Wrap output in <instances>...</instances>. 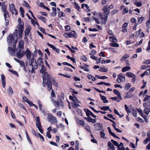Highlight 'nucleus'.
Masks as SVG:
<instances>
[{
	"label": "nucleus",
	"instance_id": "nucleus-22",
	"mask_svg": "<svg viewBox=\"0 0 150 150\" xmlns=\"http://www.w3.org/2000/svg\"><path fill=\"white\" fill-rule=\"evenodd\" d=\"M126 75L128 77L130 78H132L135 76V75L131 72H128L126 74Z\"/></svg>",
	"mask_w": 150,
	"mask_h": 150
},
{
	"label": "nucleus",
	"instance_id": "nucleus-62",
	"mask_svg": "<svg viewBox=\"0 0 150 150\" xmlns=\"http://www.w3.org/2000/svg\"><path fill=\"white\" fill-rule=\"evenodd\" d=\"M39 30L42 32L43 33L45 34H46V32H45V29L44 28L41 27H39Z\"/></svg>",
	"mask_w": 150,
	"mask_h": 150
},
{
	"label": "nucleus",
	"instance_id": "nucleus-32",
	"mask_svg": "<svg viewBox=\"0 0 150 150\" xmlns=\"http://www.w3.org/2000/svg\"><path fill=\"white\" fill-rule=\"evenodd\" d=\"M52 15L54 16H55L57 14V13H56L57 10L55 8V7H52Z\"/></svg>",
	"mask_w": 150,
	"mask_h": 150
},
{
	"label": "nucleus",
	"instance_id": "nucleus-44",
	"mask_svg": "<svg viewBox=\"0 0 150 150\" xmlns=\"http://www.w3.org/2000/svg\"><path fill=\"white\" fill-rule=\"evenodd\" d=\"M129 56L127 54L124 55L122 57L121 60H125Z\"/></svg>",
	"mask_w": 150,
	"mask_h": 150
},
{
	"label": "nucleus",
	"instance_id": "nucleus-3",
	"mask_svg": "<svg viewBox=\"0 0 150 150\" xmlns=\"http://www.w3.org/2000/svg\"><path fill=\"white\" fill-rule=\"evenodd\" d=\"M47 119L49 122H51V124H54L57 122L56 118L53 116L52 114L50 113L47 114Z\"/></svg>",
	"mask_w": 150,
	"mask_h": 150
},
{
	"label": "nucleus",
	"instance_id": "nucleus-35",
	"mask_svg": "<svg viewBox=\"0 0 150 150\" xmlns=\"http://www.w3.org/2000/svg\"><path fill=\"white\" fill-rule=\"evenodd\" d=\"M4 12V18L5 20H6V18L7 17H8L9 16V13L7 10L5 11H3Z\"/></svg>",
	"mask_w": 150,
	"mask_h": 150
},
{
	"label": "nucleus",
	"instance_id": "nucleus-13",
	"mask_svg": "<svg viewBox=\"0 0 150 150\" xmlns=\"http://www.w3.org/2000/svg\"><path fill=\"white\" fill-rule=\"evenodd\" d=\"M47 45L52 48L54 50L59 53L60 52V50L59 49L56 48L55 46H53L52 45L50 44L49 43H47Z\"/></svg>",
	"mask_w": 150,
	"mask_h": 150
},
{
	"label": "nucleus",
	"instance_id": "nucleus-8",
	"mask_svg": "<svg viewBox=\"0 0 150 150\" xmlns=\"http://www.w3.org/2000/svg\"><path fill=\"white\" fill-rule=\"evenodd\" d=\"M36 125L40 132L41 133H42L43 131L41 127L40 119L39 116L37 117H36Z\"/></svg>",
	"mask_w": 150,
	"mask_h": 150
},
{
	"label": "nucleus",
	"instance_id": "nucleus-25",
	"mask_svg": "<svg viewBox=\"0 0 150 150\" xmlns=\"http://www.w3.org/2000/svg\"><path fill=\"white\" fill-rule=\"evenodd\" d=\"M100 95L101 97V99L103 101L104 103H107L108 102V101L105 97L102 96L101 94H100Z\"/></svg>",
	"mask_w": 150,
	"mask_h": 150
},
{
	"label": "nucleus",
	"instance_id": "nucleus-19",
	"mask_svg": "<svg viewBox=\"0 0 150 150\" xmlns=\"http://www.w3.org/2000/svg\"><path fill=\"white\" fill-rule=\"evenodd\" d=\"M108 132L113 137L119 139V138L114 133L111 131L110 128V127H108Z\"/></svg>",
	"mask_w": 150,
	"mask_h": 150
},
{
	"label": "nucleus",
	"instance_id": "nucleus-24",
	"mask_svg": "<svg viewBox=\"0 0 150 150\" xmlns=\"http://www.w3.org/2000/svg\"><path fill=\"white\" fill-rule=\"evenodd\" d=\"M24 41L23 40L20 41L19 43L18 48L20 49H23L24 47Z\"/></svg>",
	"mask_w": 150,
	"mask_h": 150
},
{
	"label": "nucleus",
	"instance_id": "nucleus-53",
	"mask_svg": "<svg viewBox=\"0 0 150 150\" xmlns=\"http://www.w3.org/2000/svg\"><path fill=\"white\" fill-rule=\"evenodd\" d=\"M113 92L114 93H115L116 95H117V96L119 95L120 93V92L116 89H114L113 90Z\"/></svg>",
	"mask_w": 150,
	"mask_h": 150
},
{
	"label": "nucleus",
	"instance_id": "nucleus-60",
	"mask_svg": "<svg viewBox=\"0 0 150 150\" xmlns=\"http://www.w3.org/2000/svg\"><path fill=\"white\" fill-rule=\"evenodd\" d=\"M96 52V51L95 50H93L90 52V54L91 55H93L95 54Z\"/></svg>",
	"mask_w": 150,
	"mask_h": 150
},
{
	"label": "nucleus",
	"instance_id": "nucleus-46",
	"mask_svg": "<svg viewBox=\"0 0 150 150\" xmlns=\"http://www.w3.org/2000/svg\"><path fill=\"white\" fill-rule=\"evenodd\" d=\"M108 69H105V68H100L99 69V71L101 72H107Z\"/></svg>",
	"mask_w": 150,
	"mask_h": 150
},
{
	"label": "nucleus",
	"instance_id": "nucleus-39",
	"mask_svg": "<svg viewBox=\"0 0 150 150\" xmlns=\"http://www.w3.org/2000/svg\"><path fill=\"white\" fill-rule=\"evenodd\" d=\"M125 110L126 111H127V113L128 114H129V113L131 112V110H129V109L128 107L127 106V105L126 104H125Z\"/></svg>",
	"mask_w": 150,
	"mask_h": 150
},
{
	"label": "nucleus",
	"instance_id": "nucleus-7",
	"mask_svg": "<svg viewBox=\"0 0 150 150\" xmlns=\"http://www.w3.org/2000/svg\"><path fill=\"white\" fill-rule=\"evenodd\" d=\"M125 77L123 74L120 73L118 75L117 81L119 83L122 82H125Z\"/></svg>",
	"mask_w": 150,
	"mask_h": 150
},
{
	"label": "nucleus",
	"instance_id": "nucleus-43",
	"mask_svg": "<svg viewBox=\"0 0 150 150\" xmlns=\"http://www.w3.org/2000/svg\"><path fill=\"white\" fill-rule=\"evenodd\" d=\"M109 107L108 106H103L100 108V109L102 110H109Z\"/></svg>",
	"mask_w": 150,
	"mask_h": 150
},
{
	"label": "nucleus",
	"instance_id": "nucleus-1",
	"mask_svg": "<svg viewBox=\"0 0 150 150\" xmlns=\"http://www.w3.org/2000/svg\"><path fill=\"white\" fill-rule=\"evenodd\" d=\"M46 67L43 65L42 66L40 72L44 74L43 76V87H45L47 84V89L49 91H50L52 89V86L51 76L46 71Z\"/></svg>",
	"mask_w": 150,
	"mask_h": 150
},
{
	"label": "nucleus",
	"instance_id": "nucleus-6",
	"mask_svg": "<svg viewBox=\"0 0 150 150\" xmlns=\"http://www.w3.org/2000/svg\"><path fill=\"white\" fill-rule=\"evenodd\" d=\"M14 59L16 62L19 64L21 67H22L23 68L24 70L25 71V72H27L28 71L30 72V69L27 70L26 69L25 63L23 61H20L15 58H14Z\"/></svg>",
	"mask_w": 150,
	"mask_h": 150
},
{
	"label": "nucleus",
	"instance_id": "nucleus-40",
	"mask_svg": "<svg viewBox=\"0 0 150 150\" xmlns=\"http://www.w3.org/2000/svg\"><path fill=\"white\" fill-rule=\"evenodd\" d=\"M114 112L116 114L119 116L120 117H122L124 116L123 114H122V115L120 114L118 111L115 108L114 109Z\"/></svg>",
	"mask_w": 150,
	"mask_h": 150
},
{
	"label": "nucleus",
	"instance_id": "nucleus-45",
	"mask_svg": "<svg viewBox=\"0 0 150 150\" xmlns=\"http://www.w3.org/2000/svg\"><path fill=\"white\" fill-rule=\"evenodd\" d=\"M67 57L68 59H71L74 63H76L75 59L74 58H72L69 55L67 56Z\"/></svg>",
	"mask_w": 150,
	"mask_h": 150
},
{
	"label": "nucleus",
	"instance_id": "nucleus-34",
	"mask_svg": "<svg viewBox=\"0 0 150 150\" xmlns=\"http://www.w3.org/2000/svg\"><path fill=\"white\" fill-rule=\"evenodd\" d=\"M8 93L9 95H11L13 94V91L11 87H9L8 91Z\"/></svg>",
	"mask_w": 150,
	"mask_h": 150
},
{
	"label": "nucleus",
	"instance_id": "nucleus-48",
	"mask_svg": "<svg viewBox=\"0 0 150 150\" xmlns=\"http://www.w3.org/2000/svg\"><path fill=\"white\" fill-rule=\"evenodd\" d=\"M58 16L59 17H64L65 16V15L63 12L60 11L59 13Z\"/></svg>",
	"mask_w": 150,
	"mask_h": 150
},
{
	"label": "nucleus",
	"instance_id": "nucleus-17",
	"mask_svg": "<svg viewBox=\"0 0 150 150\" xmlns=\"http://www.w3.org/2000/svg\"><path fill=\"white\" fill-rule=\"evenodd\" d=\"M69 98L72 101V103H76L77 102L80 103L79 100L77 99V98L76 97H74L71 96H69Z\"/></svg>",
	"mask_w": 150,
	"mask_h": 150
},
{
	"label": "nucleus",
	"instance_id": "nucleus-36",
	"mask_svg": "<svg viewBox=\"0 0 150 150\" xmlns=\"http://www.w3.org/2000/svg\"><path fill=\"white\" fill-rule=\"evenodd\" d=\"M72 107L73 108H76L78 106H79V105L78 103H71Z\"/></svg>",
	"mask_w": 150,
	"mask_h": 150
},
{
	"label": "nucleus",
	"instance_id": "nucleus-41",
	"mask_svg": "<svg viewBox=\"0 0 150 150\" xmlns=\"http://www.w3.org/2000/svg\"><path fill=\"white\" fill-rule=\"evenodd\" d=\"M150 112V109L149 108H146L144 110V112L147 115H148Z\"/></svg>",
	"mask_w": 150,
	"mask_h": 150
},
{
	"label": "nucleus",
	"instance_id": "nucleus-31",
	"mask_svg": "<svg viewBox=\"0 0 150 150\" xmlns=\"http://www.w3.org/2000/svg\"><path fill=\"white\" fill-rule=\"evenodd\" d=\"M134 5L137 7H141L142 5V3L141 1H136L134 2Z\"/></svg>",
	"mask_w": 150,
	"mask_h": 150
},
{
	"label": "nucleus",
	"instance_id": "nucleus-61",
	"mask_svg": "<svg viewBox=\"0 0 150 150\" xmlns=\"http://www.w3.org/2000/svg\"><path fill=\"white\" fill-rule=\"evenodd\" d=\"M81 59L84 61H86L87 60V58L84 56H82L81 57Z\"/></svg>",
	"mask_w": 150,
	"mask_h": 150
},
{
	"label": "nucleus",
	"instance_id": "nucleus-5",
	"mask_svg": "<svg viewBox=\"0 0 150 150\" xmlns=\"http://www.w3.org/2000/svg\"><path fill=\"white\" fill-rule=\"evenodd\" d=\"M9 9L12 15L15 14V15H16L18 14V11L16 9L14 4H11L9 5Z\"/></svg>",
	"mask_w": 150,
	"mask_h": 150
},
{
	"label": "nucleus",
	"instance_id": "nucleus-37",
	"mask_svg": "<svg viewBox=\"0 0 150 150\" xmlns=\"http://www.w3.org/2000/svg\"><path fill=\"white\" fill-rule=\"evenodd\" d=\"M18 32V30L17 29H16L15 31V33H14V35L15 36V43H16L18 41L17 37V33Z\"/></svg>",
	"mask_w": 150,
	"mask_h": 150
},
{
	"label": "nucleus",
	"instance_id": "nucleus-47",
	"mask_svg": "<svg viewBox=\"0 0 150 150\" xmlns=\"http://www.w3.org/2000/svg\"><path fill=\"white\" fill-rule=\"evenodd\" d=\"M84 111L86 112V115L88 117H89L90 116V113L89 112V110L88 109H84Z\"/></svg>",
	"mask_w": 150,
	"mask_h": 150
},
{
	"label": "nucleus",
	"instance_id": "nucleus-57",
	"mask_svg": "<svg viewBox=\"0 0 150 150\" xmlns=\"http://www.w3.org/2000/svg\"><path fill=\"white\" fill-rule=\"evenodd\" d=\"M118 11V9H116L113 10L111 13V14L113 15L117 13Z\"/></svg>",
	"mask_w": 150,
	"mask_h": 150
},
{
	"label": "nucleus",
	"instance_id": "nucleus-49",
	"mask_svg": "<svg viewBox=\"0 0 150 150\" xmlns=\"http://www.w3.org/2000/svg\"><path fill=\"white\" fill-rule=\"evenodd\" d=\"M146 25L148 28H150V17H149V20L146 22Z\"/></svg>",
	"mask_w": 150,
	"mask_h": 150
},
{
	"label": "nucleus",
	"instance_id": "nucleus-55",
	"mask_svg": "<svg viewBox=\"0 0 150 150\" xmlns=\"http://www.w3.org/2000/svg\"><path fill=\"white\" fill-rule=\"evenodd\" d=\"M2 8L3 11L7 10L6 6L4 4H3L2 6Z\"/></svg>",
	"mask_w": 150,
	"mask_h": 150
},
{
	"label": "nucleus",
	"instance_id": "nucleus-50",
	"mask_svg": "<svg viewBox=\"0 0 150 150\" xmlns=\"http://www.w3.org/2000/svg\"><path fill=\"white\" fill-rule=\"evenodd\" d=\"M74 85L78 87H79V88H82V85L81 84H80L78 82L75 83H74Z\"/></svg>",
	"mask_w": 150,
	"mask_h": 150
},
{
	"label": "nucleus",
	"instance_id": "nucleus-30",
	"mask_svg": "<svg viewBox=\"0 0 150 150\" xmlns=\"http://www.w3.org/2000/svg\"><path fill=\"white\" fill-rule=\"evenodd\" d=\"M131 69V67L129 66H126L123 67L122 69V72H125Z\"/></svg>",
	"mask_w": 150,
	"mask_h": 150
},
{
	"label": "nucleus",
	"instance_id": "nucleus-14",
	"mask_svg": "<svg viewBox=\"0 0 150 150\" xmlns=\"http://www.w3.org/2000/svg\"><path fill=\"white\" fill-rule=\"evenodd\" d=\"M24 23H21L20 25H18V32H23L24 30Z\"/></svg>",
	"mask_w": 150,
	"mask_h": 150
},
{
	"label": "nucleus",
	"instance_id": "nucleus-10",
	"mask_svg": "<svg viewBox=\"0 0 150 150\" xmlns=\"http://www.w3.org/2000/svg\"><path fill=\"white\" fill-rule=\"evenodd\" d=\"M100 17L101 19V22L102 23V24H105L107 22V19L108 18V16L107 15H104V18L103 17L102 14L101 13H99Z\"/></svg>",
	"mask_w": 150,
	"mask_h": 150
},
{
	"label": "nucleus",
	"instance_id": "nucleus-21",
	"mask_svg": "<svg viewBox=\"0 0 150 150\" xmlns=\"http://www.w3.org/2000/svg\"><path fill=\"white\" fill-rule=\"evenodd\" d=\"M25 54V53L24 52H22L21 53V50L19 52H17L16 54V56L18 58H21Z\"/></svg>",
	"mask_w": 150,
	"mask_h": 150
},
{
	"label": "nucleus",
	"instance_id": "nucleus-12",
	"mask_svg": "<svg viewBox=\"0 0 150 150\" xmlns=\"http://www.w3.org/2000/svg\"><path fill=\"white\" fill-rule=\"evenodd\" d=\"M31 29V28L30 26H28L27 27L25 31V39L27 38V36L30 33V31Z\"/></svg>",
	"mask_w": 150,
	"mask_h": 150
},
{
	"label": "nucleus",
	"instance_id": "nucleus-27",
	"mask_svg": "<svg viewBox=\"0 0 150 150\" xmlns=\"http://www.w3.org/2000/svg\"><path fill=\"white\" fill-rule=\"evenodd\" d=\"M108 146L112 150H115V148L113 146V144L111 143V142H109L108 143Z\"/></svg>",
	"mask_w": 150,
	"mask_h": 150
},
{
	"label": "nucleus",
	"instance_id": "nucleus-54",
	"mask_svg": "<svg viewBox=\"0 0 150 150\" xmlns=\"http://www.w3.org/2000/svg\"><path fill=\"white\" fill-rule=\"evenodd\" d=\"M8 71L12 73L13 74H15L17 76H18V74H17V72L16 71H15L12 70L10 69H9L8 70Z\"/></svg>",
	"mask_w": 150,
	"mask_h": 150
},
{
	"label": "nucleus",
	"instance_id": "nucleus-11",
	"mask_svg": "<svg viewBox=\"0 0 150 150\" xmlns=\"http://www.w3.org/2000/svg\"><path fill=\"white\" fill-rule=\"evenodd\" d=\"M102 10L103 11V13L105 15H108L110 13L108 5H106L103 7Z\"/></svg>",
	"mask_w": 150,
	"mask_h": 150
},
{
	"label": "nucleus",
	"instance_id": "nucleus-29",
	"mask_svg": "<svg viewBox=\"0 0 150 150\" xmlns=\"http://www.w3.org/2000/svg\"><path fill=\"white\" fill-rule=\"evenodd\" d=\"M76 122L78 125H81L82 126H83L85 124L83 120H79V119H78L76 120Z\"/></svg>",
	"mask_w": 150,
	"mask_h": 150
},
{
	"label": "nucleus",
	"instance_id": "nucleus-16",
	"mask_svg": "<svg viewBox=\"0 0 150 150\" xmlns=\"http://www.w3.org/2000/svg\"><path fill=\"white\" fill-rule=\"evenodd\" d=\"M84 119L89 122H91L93 123H95L96 122V119H93L91 117H85Z\"/></svg>",
	"mask_w": 150,
	"mask_h": 150
},
{
	"label": "nucleus",
	"instance_id": "nucleus-33",
	"mask_svg": "<svg viewBox=\"0 0 150 150\" xmlns=\"http://www.w3.org/2000/svg\"><path fill=\"white\" fill-rule=\"evenodd\" d=\"M38 18L42 21H43L44 23H46V19L45 17H43L40 16H38Z\"/></svg>",
	"mask_w": 150,
	"mask_h": 150
},
{
	"label": "nucleus",
	"instance_id": "nucleus-18",
	"mask_svg": "<svg viewBox=\"0 0 150 150\" xmlns=\"http://www.w3.org/2000/svg\"><path fill=\"white\" fill-rule=\"evenodd\" d=\"M1 80L3 86L4 88L6 85L5 78V76L3 75H1Z\"/></svg>",
	"mask_w": 150,
	"mask_h": 150
},
{
	"label": "nucleus",
	"instance_id": "nucleus-51",
	"mask_svg": "<svg viewBox=\"0 0 150 150\" xmlns=\"http://www.w3.org/2000/svg\"><path fill=\"white\" fill-rule=\"evenodd\" d=\"M52 101L53 102L54 104L55 105V106H59V102L56 101H55L54 99H52Z\"/></svg>",
	"mask_w": 150,
	"mask_h": 150
},
{
	"label": "nucleus",
	"instance_id": "nucleus-58",
	"mask_svg": "<svg viewBox=\"0 0 150 150\" xmlns=\"http://www.w3.org/2000/svg\"><path fill=\"white\" fill-rule=\"evenodd\" d=\"M131 86V85L130 83H127L125 86V88L126 89H128Z\"/></svg>",
	"mask_w": 150,
	"mask_h": 150
},
{
	"label": "nucleus",
	"instance_id": "nucleus-26",
	"mask_svg": "<svg viewBox=\"0 0 150 150\" xmlns=\"http://www.w3.org/2000/svg\"><path fill=\"white\" fill-rule=\"evenodd\" d=\"M84 6H85L87 9L86 10L87 12H88L90 11V10L89 8V7L88 6L87 4H83L81 5L82 8H83Z\"/></svg>",
	"mask_w": 150,
	"mask_h": 150
},
{
	"label": "nucleus",
	"instance_id": "nucleus-28",
	"mask_svg": "<svg viewBox=\"0 0 150 150\" xmlns=\"http://www.w3.org/2000/svg\"><path fill=\"white\" fill-rule=\"evenodd\" d=\"M110 41L113 42H116L117 41L116 38L114 36H111L109 37Z\"/></svg>",
	"mask_w": 150,
	"mask_h": 150
},
{
	"label": "nucleus",
	"instance_id": "nucleus-42",
	"mask_svg": "<svg viewBox=\"0 0 150 150\" xmlns=\"http://www.w3.org/2000/svg\"><path fill=\"white\" fill-rule=\"evenodd\" d=\"M31 22L35 26V25H37L38 27L39 26V24L36 21H34L32 19L31 20Z\"/></svg>",
	"mask_w": 150,
	"mask_h": 150
},
{
	"label": "nucleus",
	"instance_id": "nucleus-64",
	"mask_svg": "<svg viewBox=\"0 0 150 150\" xmlns=\"http://www.w3.org/2000/svg\"><path fill=\"white\" fill-rule=\"evenodd\" d=\"M65 28L66 30L67 31H69L71 29L70 27L68 25L66 26H65Z\"/></svg>",
	"mask_w": 150,
	"mask_h": 150
},
{
	"label": "nucleus",
	"instance_id": "nucleus-59",
	"mask_svg": "<svg viewBox=\"0 0 150 150\" xmlns=\"http://www.w3.org/2000/svg\"><path fill=\"white\" fill-rule=\"evenodd\" d=\"M32 132L34 135L37 137H39V135H40L39 133H37L34 130H32Z\"/></svg>",
	"mask_w": 150,
	"mask_h": 150
},
{
	"label": "nucleus",
	"instance_id": "nucleus-4",
	"mask_svg": "<svg viewBox=\"0 0 150 150\" xmlns=\"http://www.w3.org/2000/svg\"><path fill=\"white\" fill-rule=\"evenodd\" d=\"M64 36L66 38L74 37L76 38H77V34L75 31H73L70 33H64Z\"/></svg>",
	"mask_w": 150,
	"mask_h": 150
},
{
	"label": "nucleus",
	"instance_id": "nucleus-52",
	"mask_svg": "<svg viewBox=\"0 0 150 150\" xmlns=\"http://www.w3.org/2000/svg\"><path fill=\"white\" fill-rule=\"evenodd\" d=\"M111 142L113 143V144L115 146H118V143L116 141H114L113 139L111 140Z\"/></svg>",
	"mask_w": 150,
	"mask_h": 150
},
{
	"label": "nucleus",
	"instance_id": "nucleus-2",
	"mask_svg": "<svg viewBox=\"0 0 150 150\" xmlns=\"http://www.w3.org/2000/svg\"><path fill=\"white\" fill-rule=\"evenodd\" d=\"M29 65L31 66L32 67L31 72L33 73L34 72V70L37 69L38 67V64L34 58H32L29 60Z\"/></svg>",
	"mask_w": 150,
	"mask_h": 150
},
{
	"label": "nucleus",
	"instance_id": "nucleus-9",
	"mask_svg": "<svg viewBox=\"0 0 150 150\" xmlns=\"http://www.w3.org/2000/svg\"><path fill=\"white\" fill-rule=\"evenodd\" d=\"M25 54L28 59L30 60L32 58H34L33 54L31 53L30 51L28 48L26 49Z\"/></svg>",
	"mask_w": 150,
	"mask_h": 150
},
{
	"label": "nucleus",
	"instance_id": "nucleus-20",
	"mask_svg": "<svg viewBox=\"0 0 150 150\" xmlns=\"http://www.w3.org/2000/svg\"><path fill=\"white\" fill-rule=\"evenodd\" d=\"M8 50L11 54L13 56L15 55V51L14 49L11 48L10 47H9L8 48Z\"/></svg>",
	"mask_w": 150,
	"mask_h": 150
},
{
	"label": "nucleus",
	"instance_id": "nucleus-56",
	"mask_svg": "<svg viewBox=\"0 0 150 150\" xmlns=\"http://www.w3.org/2000/svg\"><path fill=\"white\" fill-rule=\"evenodd\" d=\"M46 135L47 137L48 138L50 139L51 137V135L50 134V133L49 131H48L46 134Z\"/></svg>",
	"mask_w": 150,
	"mask_h": 150
},
{
	"label": "nucleus",
	"instance_id": "nucleus-38",
	"mask_svg": "<svg viewBox=\"0 0 150 150\" xmlns=\"http://www.w3.org/2000/svg\"><path fill=\"white\" fill-rule=\"evenodd\" d=\"M110 46L115 47H118L119 46V45L117 43H110Z\"/></svg>",
	"mask_w": 150,
	"mask_h": 150
},
{
	"label": "nucleus",
	"instance_id": "nucleus-15",
	"mask_svg": "<svg viewBox=\"0 0 150 150\" xmlns=\"http://www.w3.org/2000/svg\"><path fill=\"white\" fill-rule=\"evenodd\" d=\"M103 125L101 123L96 124L94 125V127L96 130H100L102 128Z\"/></svg>",
	"mask_w": 150,
	"mask_h": 150
},
{
	"label": "nucleus",
	"instance_id": "nucleus-23",
	"mask_svg": "<svg viewBox=\"0 0 150 150\" xmlns=\"http://www.w3.org/2000/svg\"><path fill=\"white\" fill-rule=\"evenodd\" d=\"M87 77L89 79L93 81H95L97 80L96 78H95L93 76L91 75V74H88L87 76Z\"/></svg>",
	"mask_w": 150,
	"mask_h": 150
},
{
	"label": "nucleus",
	"instance_id": "nucleus-63",
	"mask_svg": "<svg viewBox=\"0 0 150 150\" xmlns=\"http://www.w3.org/2000/svg\"><path fill=\"white\" fill-rule=\"evenodd\" d=\"M23 101L26 102L27 103H28L29 101L28 99L25 96L23 97Z\"/></svg>",
	"mask_w": 150,
	"mask_h": 150
}]
</instances>
